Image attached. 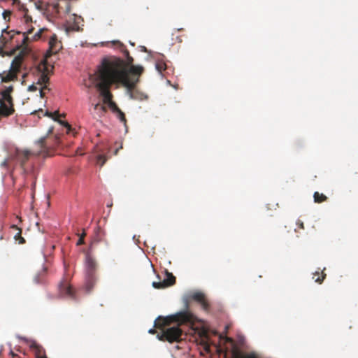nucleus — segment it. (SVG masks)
Masks as SVG:
<instances>
[{
    "mask_svg": "<svg viewBox=\"0 0 358 358\" xmlns=\"http://www.w3.org/2000/svg\"><path fill=\"white\" fill-rule=\"evenodd\" d=\"M47 272V268L43 267L42 270L38 272L34 278V280L36 283H42L44 281V278Z\"/></svg>",
    "mask_w": 358,
    "mask_h": 358,
    "instance_id": "19",
    "label": "nucleus"
},
{
    "mask_svg": "<svg viewBox=\"0 0 358 358\" xmlns=\"http://www.w3.org/2000/svg\"><path fill=\"white\" fill-rule=\"evenodd\" d=\"M148 332H149L150 334H154L156 332V331H155V329H150L148 331Z\"/></svg>",
    "mask_w": 358,
    "mask_h": 358,
    "instance_id": "36",
    "label": "nucleus"
},
{
    "mask_svg": "<svg viewBox=\"0 0 358 358\" xmlns=\"http://www.w3.org/2000/svg\"><path fill=\"white\" fill-rule=\"evenodd\" d=\"M48 84H43V85H42L41 87H40V96L41 98H43L44 96H45V90H48L50 91V88L48 87Z\"/></svg>",
    "mask_w": 358,
    "mask_h": 358,
    "instance_id": "24",
    "label": "nucleus"
},
{
    "mask_svg": "<svg viewBox=\"0 0 358 358\" xmlns=\"http://www.w3.org/2000/svg\"><path fill=\"white\" fill-rule=\"evenodd\" d=\"M106 161H107V157L103 155H99L96 157L97 164L100 166H103Z\"/></svg>",
    "mask_w": 358,
    "mask_h": 358,
    "instance_id": "23",
    "label": "nucleus"
},
{
    "mask_svg": "<svg viewBox=\"0 0 358 358\" xmlns=\"http://www.w3.org/2000/svg\"><path fill=\"white\" fill-rule=\"evenodd\" d=\"M121 59L115 58L113 60L103 59L96 73V89L103 97V103L110 108L113 101V94L110 87L113 84H121Z\"/></svg>",
    "mask_w": 358,
    "mask_h": 358,
    "instance_id": "1",
    "label": "nucleus"
},
{
    "mask_svg": "<svg viewBox=\"0 0 358 358\" xmlns=\"http://www.w3.org/2000/svg\"><path fill=\"white\" fill-rule=\"evenodd\" d=\"M314 201L315 203H322L327 200V197L324 194L315 192L313 195Z\"/></svg>",
    "mask_w": 358,
    "mask_h": 358,
    "instance_id": "22",
    "label": "nucleus"
},
{
    "mask_svg": "<svg viewBox=\"0 0 358 358\" xmlns=\"http://www.w3.org/2000/svg\"><path fill=\"white\" fill-rule=\"evenodd\" d=\"M13 91V87L12 85H10V86L6 87V89L4 90L1 91V93L11 94Z\"/></svg>",
    "mask_w": 358,
    "mask_h": 358,
    "instance_id": "28",
    "label": "nucleus"
},
{
    "mask_svg": "<svg viewBox=\"0 0 358 358\" xmlns=\"http://www.w3.org/2000/svg\"><path fill=\"white\" fill-rule=\"evenodd\" d=\"M123 54L125 57H129V55H130L129 52L127 49L124 50Z\"/></svg>",
    "mask_w": 358,
    "mask_h": 358,
    "instance_id": "34",
    "label": "nucleus"
},
{
    "mask_svg": "<svg viewBox=\"0 0 358 358\" xmlns=\"http://www.w3.org/2000/svg\"><path fill=\"white\" fill-rule=\"evenodd\" d=\"M296 225H297L300 229H304L303 222L301 220H297V222H296Z\"/></svg>",
    "mask_w": 358,
    "mask_h": 358,
    "instance_id": "32",
    "label": "nucleus"
},
{
    "mask_svg": "<svg viewBox=\"0 0 358 358\" xmlns=\"http://www.w3.org/2000/svg\"><path fill=\"white\" fill-rule=\"evenodd\" d=\"M15 0H13V1L15 2Z\"/></svg>",
    "mask_w": 358,
    "mask_h": 358,
    "instance_id": "46",
    "label": "nucleus"
},
{
    "mask_svg": "<svg viewBox=\"0 0 358 358\" xmlns=\"http://www.w3.org/2000/svg\"><path fill=\"white\" fill-rule=\"evenodd\" d=\"M97 264L89 254L85 257V274L84 287L87 292H90L97 281Z\"/></svg>",
    "mask_w": 358,
    "mask_h": 358,
    "instance_id": "6",
    "label": "nucleus"
},
{
    "mask_svg": "<svg viewBox=\"0 0 358 358\" xmlns=\"http://www.w3.org/2000/svg\"><path fill=\"white\" fill-rule=\"evenodd\" d=\"M80 236H83V238L85 236V233H83Z\"/></svg>",
    "mask_w": 358,
    "mask_h": 358,
    "instance_id": "41",
    "label": "nucleus"
},
{
    "mask_svg": "<svg viewBox=\"0 0 358 358\" xmlns=\"http://www.w3.org/2000/svg\"><path fill=\"white\" fill-rule=\"evenodd\" d=\"M113 113H115L117 117L124 124H126L127 120L124 113L119 108L115 103H110V108Z\"/></svg>",
    "mask_w": 358,
    "mask_h": 358,
    "instance_id": "16",
    "label": "nucleus"
},
{
    "mask_svg": "<svg viewBox=\"0 0 358 358\" xmlns=\"http://www.w3.org/2000/svg\"><path fill=\"white\" fill-rule=\"evenodd\" d=\"M157 69H158L159 71H162V67L160 65H159V64H157Z\"/></svg>",
    "mask_w": 358,
    "mask_h": 358,
    "instance_id": "38",
    "label": "nucleus"
},
{
    "mask_svg": "<svg viewBox=\"0 0 358 358\" xmlns=\"http://www.w3.org/2000/svg\"><path fill=\"white\" fill-rule=\"evenodd\" d=\"M325 278L326 273H324L323 271L321 273H320L319 271H316L315 273H313V278L315 280L316 282H318L320 284H321L324 281Z\"/></svg>",
    "mask_w": 358,
    "mask_h": 358,
    "instance_id": "20",
    "label": "nucleus"
},
{
    "mask_svg": "<svg viewBox=\"0 0 358 358\" xmlns=\"http://www.w3.org/2000/svg\"><path fill=\"white\" fill-rule=\"evenodd\" d=\"M209 348H210L209 345H208L207 344L205 345L204 348H205L206 350L208 351L209 350Z\"/></svg>",
    "mask_w": 358,
    "mask_h": 358,
    "instance_id": "39",
    "label": "nucleus"
},
{
    "mask_svg": "<svg viewBox=\"0 0 358 358\" xmlns=\"http://www.w3.org/2000/svg\"><path fill=\"white\" fill-rule=\"evenodd\" d=\"M59 144V138L58 136H55L54 138H52L50 136L43 137L36 143L37 146L40 148L37 152H31L28 150L16 148L13 152L10 153V159L19 162L23 173L26 174L28 171L27 170L25 165L31 156L35 155H48L49 149L57 146Z\"/></svg>",
    "mask_w": 358,
    "mask_h": 358,
    "instance_id": "4",
    "label": "nucleus"
},
{
    "mask_svg": "<svg viewBox=\"0 0 358 358\" xmlns=\"http://www.w3.org/2000/svg\"><path fill=\"white\" fill-rule=\"evenodd\" d=\"M10 15H11V12L8 10H4L3 13V17L4 20H7V18L9 19Z\"/></svg>",
    "mask_w": 358,
    "mask_h": 358,
    "instance_id": "30",
    "label": "nucleus"
},
{
    "mask_svg": "<svg viewBox=\"0 0 358 358\" xmlns=\"http://www.w3.org/2000/svg\"><path fill=\"white\" fill-rule=\"evenodd\" d=\"M10 228L15 232L13 238L15 241H17L19 244L24 243L25 239L22 236V229L17 225H12Z\"/></svg>",
    "mask_w": 358,
    "mask_h": 358,
    "instance_id": "18",
    "label": "nucleus"
},
{
    "mask_svg": "<svg viewBox=\"0 0 358 358\" xmlns=\"http://www.w3.org/2000/svg\"><path fill=\"white\" fill-rule=\"evenodd\" d=\"M203 334H205V338H207V336H206V333L205 332H203Z\"/></svg>",
    "mask_w": 358,
    "mask_h": 358,
    "instance_id": "43",
    "label": "nucleus"
},
{
    "mask_svg": "<svg viewBox=\"0 0 358 358\" xmlns=\"http://www.w3.org/2000/svg\"><path fill=\"white\" fill-rule=\"evenodd\" d=\"M59 292L62 294L73 297L74 292L71 285H69L67 281H62L59 285Z\"/></svg>",
    "mask_w": 358,
    "mask_h": 358,
    "instance_id": "14",
    "label": "nucleus"
},
{
    "mask_svg": "<svg viewBox=\"0 0 358 358\" xmlns=\"http://www.w3.org/2000/svg\"><path fill=\"white\" fill-rule=\"evenodd\" d=\"M143 50L146 51V48H145V47H144V48H143Z\"/></svg>",
    "mask_w": 358,
    "mask_h": 358,
    "instance_id": "44",
    "label": "nucleus"
},
{
    "mask_svg": "<svg viewBox=\"0 0 358 358\" xmlns=\"http://www.w3.org/2000/svg\"><path fill=\"white\" fill-rule=\"evenodd\" d=\"M122 145L119 148H116V150L115 151V155H117V152H118L119 149H122Z\"/></svg>",
    "mask_w": 358,
    "mask_h": 358,
    "instance_id": "37",
    "label": "nucleus"
},
{
    "mask_svg": "<svg viewBox=\"0 0 358 358\" xmlns=\"http://www.w3.org/2000/svg\"><path fill=\"white\" fill-rule=\"evenodd\" d=\"M126 59H127V64L125 62H124V64L126 66V69H127V66L132 64V63L134 62V59L130 55H129V57H127ZM122 61L124 62V60H122ZM127 70L128 71H129L128 69H127Z\"/></svg>",
    "mask_w": 358,
    "mask_h": 358,
    "instance_id": "26",
    "label": "nucleus"
},
{
    "mask_svg": "<svg viewBox=\"0 0 358 358\" xmlns=\"http://www.w3.org/2000/svg\"><path fill=\"white\" fill-rule=\"evenodd\" d=\"M13 159H10V155H9L8 158V159H4L1 164V166L3 167V168H5V169H8V164H9V162L10 161H12Z\"/></svg>",
    "mask_w": 358,
    "mask_h": 358,
    "instance_id": "25",
    "label": "nucleus"
},
{
    "mask_svg": "<svg viewBox=\"0 0 358 358\" xmlns=\"http://www.w3.org/2000/svg\"><path fill=\"white\" fill-rule=\"evenodd\" d=\"M143 70V66L131 65L128 71L124 62L121 59V84L126 87L127 93L131 99L141 101L148 99V96L145 93L140 91L136 87Z\"/></svg>",
    "mask_w": 358,
    "mask_h": 358,
    "instance_id": "3",
    "label": "nucleus"
},
{
    "mask_svg": "<svg viewBox=\"0 0 358 358\" xmlns=\"http://www.w3.org/2000/svg\"><path fill=\"white\" fill-rule=\"evenodd\" d=\"M1 103H3V100L0 99V106H1Z\"/></svg>",
    "mask_w": 358,
    "mask_h": 358,
    "instance_id": "42",
    "label": "nucleus"
},
{
    "mask_svg": "<svg viewBox=\"0 0 358 358\" xmlns=\"http://www.w3.org/2000/svg\"><path fill=\"white\" fill-rule=\"evenodd\" d=\"M24 17L26 23L32 22V18L30 15H28L27 11L25 12Z\"/></svg>",
    "mask_w": 358,
    "mask_h": 358,
    "instance_id": "29",
    "label": "nucleus"
},
{
    "mask_svg": "<svg viewBox=\"0 0 358 358\" xmlns=\"http://www.w3.org/2000/svg\"><path fill=\"white\" fill-rule=\"evenodd\" d=\"M71 10V4L69 1L66 2V9H65V13H69Z\"/></svg>",
    "mask_w": 358,
    "mask_h": 358,
    "instance_id": "31",
    "label": "nucleus"
},
{
    "mask_svg": "<svg viewBox=\"0 0 358 358\" xmlns=\"http://www.w3.org/2000/svg\"><path fill=\"white\" fill-rule=\"evenodd\" d=\"M83 243H84L83 236H80L77 242V245H83Z\"/></svg>",
    "mask_w": 358,
    "mask_h": 358,
    "instance_id": "33",
    "label": "nucleus"
},
{
    "mask_svg": "<svg viewBox=\"0 0 358 358\" xmlns=\"http://www.w3.org/2000/svg\"><path fill=\"white\" fill-rule=\"evenodd\" d=\"M62 45L60 41L57 40L55 34L52 36L49 41V52L50 54H56L61 49Z\"/></svg>",
    "mask_w": 358,
    "mask_h": 358,
    "instance_id": "12",
    "label": "nucleus"
},
{
    "mask_svg": "<svg viewBox=\"0 0 358 358\" xmlns=\"http://www.w3.org/2000/svg\"><path fill=\"white\" fill-rule=\"evenodd\" d=\"M43 113V110L42 109H40L38 111H35L34 113Z\"/></svg>",
    "mask_w": 358,
    "mask_h": 358,
    "instance_id": "40",
    "label": "nucleus"
},
{
    "mask_svg": "<svg viewBox=\"0 0 358 358\" xmlns=\"http://www.w3.org/2000/svg\"><path fill=\"white\" fill-rule=\"evenodd\" d=\"M22 61L23 57L22 55L15 57L11 62L10 69L0 73L1 82L8 83L16 80L17 74L20 72L22 69Z\"/></svg>",
    "mask_w": 358,
    "mask_h": 358,
    "instance_id": "7",
    "label": "nucleus"
},
{
    "mask_svg": "<svg viewBox=\"0 0 358 358\" xmlns=\"http://www.w3.org/2000/svg\"><path fill=\"white\" fill-rule=\"evenodd\" d=\"M73 22H71L70 21L67 22L66 25V31H79L80 30L79 23L80 20H83L80 16H78L75 14L72 15Z\"/></svg>",
    "mask_w": 358,
    "mask_h": 358,
    "instance_id": "11",
    "label": "nucleus"
},
{
    "mask_svg": "<svg viewBox=\"0 0 358 358\" xmlns=\"http://www.w3.org/2000/svg\"><path fill=\"white\" fill-rule=\"evenodd\" d=\"M30 348L34 353L36 358H41L45 355V351L43 348V347L39 345L36 343H33L30 345Z\"/></svg>",
    "mask_w": 358,
    "mask_h": 358,
    "instance_id": "17",
    "label": "nucleus"
},
{
    "mask_svg": "<svg viewBox=\"0 0 358 358\" xmlns=\"http://www.w3.org/2000/svg\"><path fill=\"white\" fill-rule=\"evenodd\" d=\"M36 8L43 11V14L47 17L49 20H52L60 17L59 4L55 3H43L39 1L36 3Z\"/></svg>",
    "mask_w": 358,
    "mask_h": 358,
    "instance_id": "8",
    "label": "nucleus"
},
{
    "mask_svg": "<svg viewBox=\"0 0 358 358\" xmlns=\"http://www.w3.org/2000/svg\"><path fill=\"white\" fill-rule=\"evenodd\" d=\"M10 355L12 356L13 358H19V356L14 353L13 351L10 352Z\"/></svg>",
    "mask_w": 358,
    "mask_h": 358,
    "instance_id": "35",
    "label": "nucleus"
},
{
    "mask_svg": "<svg viewBox=\"0 0 358 358\" xmlns=\"http://www.w3.org/2000/svg\"><path fill=\"white\" fill-rule=\"evenodd\" d=\"M34 28L29 29L26 32L22 34L23 39L22 43L18 45L19 48H21L22 50H25L27 49L28 42L30 41H36L38 40L41 36L42 30H38L33 36L30 37L29 35L31 34Z\"/></svg>",
    "mask_w": 358,
    "mask_h": 358,
    "instance_id": "10",
    "label": "nucleus"
},
{
    "mask_svg": "<svg viewBox=\"0 0 358 358\" xmlns=\"http://www.w3.org/2000/svg\"><path fill=\"white\" fill-rule=\"evenodd\" d=\"M191 299L199 302L204 310H208L209 304L206 299L204 294L202 292H194L192 294Z\"/></svg>",
    "mask_w": 358,
    "mask_h": 358,
    "instance_id": "13",
    "label": "nucleus"
},
{
    "mask_svg": "<svg viewBox=\"0 0 358 358\" xmlns=\"http://www.w3.org/2000/svg\"><path fill=\"white\" fill-rule=\"evenodd\" d=\"M126 59H127V64L125 62H124V64L126 66V69H127V66L132 64V63L134 62V59L130 55H129V57H127ZM122 61L124 62V60H122ZM127 70L128 71H129L128 69H127Z\"/></svg>",
    "mask_w": 358,
    "mask_h": 358,
    "instance_id": "27",
    "label": "nucleus"
},
{
    "mask_svg": "<svg viewBox=\"0 0 358 358\" xmlns=\"http://www.w3.org/2000/svg\"><path fill=\"white\" fill-rule=\"evenodd\" d=\"M143 50L146 51V48H145V47H144V48H143Z\"/></svg>",
    "mask_w": 358,
    "mask_h": 358,
    "instance_id": "45",
    "label": "nucleus"
},
{
    "mask_svg": "<svg viewBox=\"0 0 358 358\" xmlns=\"http://www.w3.org/2000/svg\"><path fill=\"white\" fill-rule=\"evenodd\" d=\"M196 320L195 316L189 311L184 310L176 313L169 317H159L155 321V327L156 328L162 329V334H158L157 338L160 341H167L169 343L179 341L182 335V331L178 326L163 329L164 327L169 325L171 321L176 322L179 324H193Z\"/></svg>",
    "mask_w": 358,
    "mask_h": 358,
    "instance_id": "2",
    "label": "nucleus"
},
{
    "mask_svg": "<svg viewBox=\"0 0 358 358\" xmlns=\"http://www.w3.org/2000/svg\"><path fill=\"white\" fill-rule=\"evenodd\" d=\"M22 84L26 81H31L32 85H29L28 90L35 92L37 86L41 87L43 84L49 83L48 69L45 63H41L37 66L32 67L27 73L22 75Z\"/></svg>",
    "mask_w": 358,
    "mask_h": 358,
    "instance_id": "5",
    "label": "nucleus"
},
{
    "mask_svg": "<svg viewBox=\"0 0 358 358\" xmlns=\"http://www.w3.org/2000/svg\"><path fill=\"white\" fill-rule=\"evenodd\" d=\"M44 115H46V116H48V117H52L53 120H56V121H58L59 122L60 124L62 125H64L66 129H67V133L69 134L70 131L72 130L71 129V125L66 122H64V121H62V120H58V117H59V112L58 111H55L53 113L49 112V111H46L44 114Z\"/></svg>",
    "mask_w": 358,
    "mask_h": 358,
    "instance_id": "15",
    "label": "nucleus"
},
{
    "mask_svg": "<svg viewBox=\"0 0 358 358\" xmlns=\"http://www.w3.org/2000/svg\"><path fill=\"white\" fill-rule=\"evenodd\" d=\"M94 110L97 111V115L99 117L103 116L107 111V108L106 106L100 105L99 103H96L94 105Z\"/></svg>",
    "mask_w": 358,
    "mask_h": 358,
    "instance_id": "21",
    "label": "nucleus"
},
{
    "mask_svg": "<svg viewBox=\"0 0 358 358\" xmlns=\"http://www.w3.org/2000/svg\"><path fill=\"white\" fill-rule=\"evenodd\" d=\"M165 278L162 281L153 282L152 287L155 289H164L168 287L173 286L176 284V277L172 273L169 272L167 270L165 271Z\"/></svg>",
    "mask_w": 358,
    "mask_h": 358,
    "instance_id": "9",
    "label": "nucleus"
}]
</instances>
